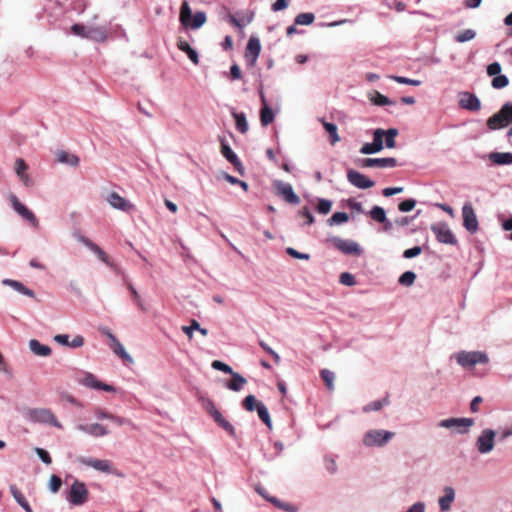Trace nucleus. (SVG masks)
<instances>
[{"label": "nucleus", "mask_w": 512, "mask_h": 512, "mask_svg": "<svg viewBox=\"0 0 512 512\" xmlns=\"http://www.w3.org/2000/svg\"><path fill=\"white\" fill-rule=\"evenodd\" d=\"M27 417L32 422L49 424L59 429L62 428V424L58 421L54 413L47 408L30 409L27 413Z\"/></svg>", "instance_id": "7ed1b4c3"}, {"label": "nucleus", "mask_w": 512, "mask_h": 512, "mask_svg": "<svg viewBox=\"0 0 512 512\" xmlns=\"http://www.w3.org/2000/svg\"><path fill=\"white\" fill-rule=\"evenodd\" d=\"M79 240L88 247L92 252H94L97 257L110 268H112L116 273L122 274L120 267L111 261L110 257L107 255L105 251H103L97 244L93 243L90 239L85 236H80Z\"/></svg>", "instance_id": "1a4fd4ad"}, {"label": "nucleus", "mask_w": 512, "mask_h": 512, "mask_svg": "<svg viewBox=\"0 0 512 512\" xmlns=\"http://www.w3.org/2000/svg\"><path fill=\"white\" fill-rule=\"evenodd\" d=\"M9 201L13 209L25 220H27L33 227L39 226V221L34 213L29 210L24 204H22L16 195L10 194Z\"/></svg>", "instance_id": "9d476101"}, {"label": "nucleus", "mask_w": 512, "mask_h": 512, "mask_svg": "<svg viewBox=\"0 0 512 512\" xmlns=\"http://www.w3.org/2000/svg\"><path fill=\"white\" fill-rule=\"evenodd\" d=\"M277 194L282 196L284 200L290 204H298L300 198L295 194L292 186L288 183L278 181L275 183Z\"/></svg>", "instance_id": "6ab92c4d"}, {"label": "nucleus", "mask_w": 512, "mask_h": 512, "mask_svg": "<svg viewBox=\"0 0 512 512\" xmlns=\"http://www.w3.org/2000/svg\"><path fill=\"white\" fill-rule=\"evenodd\" d=\"M331 207H332V202L330 200L320 199L318 201L316 209L320 214L326 215L330 212Z\"/></svg>", "instance_id": "5fc2aeb1"}, {"label": "nucleus", "mask_w": 512, "mask_h": 512, "mask_svg": "<svg viewBox=\"0 0 512 512\" xmlns=\"http://www.w3.org/2000/svg\"><path fill=\"white\" fill-rule=\"evenodd\" d=\"M383 137H384V130L383 129H376L374 131V137L372 143H365L361 149L360 152L362 154H373L381 151L383 149Z\"/></svg>", "instance_id": "f3484780"}, {"label": "nucleus", "mask_w": 512, "mask_h": 512, "mask_svg": "<svg viewBox=\"0 0 512 512\" xmlns=\"http://www.w3.org/2000/svg\"><path fill=\"white\" fill-rule=\"evenodd\" d=\"M221 152L223 156L229 161L234 162L237 158L236 154L232 151V149L225 143L221 145Z\"/></svg>", "instance_id": "bf43d9fd"}, {"label": "nucleus", "mask_w": 512, "mask_h": 512, "mask_svg": "<svg viewBox=\"0 0 512 512\" xmlns=\"http://www.w3.org/2000/svg\"><path fill=\"white\" fill-rule=\"evenodd\" d=\"M347 179L352 185L360 189H368L373 187L375 184L374 181L355 170H349L347 172Z\"/></svg>", "instance_id": "aec40b11"}, {"label": "nucleus", "mask_w": 512, "mask_h": 512, "mask_svg": "<svg viewBox=\"0 0 512 512\" xmlns=\"http://www.w3.org/2000/svg\"><path fill=\"white\" fill-rule=\"evenodd\" d=\"M476 37V32L472 29H466L455 35L454 39L458 43H464L473 40Z\"/></svg>", "instance_id": "a18cd8bd"}, {"label": "nucleus", "mask_w": 512, "mask_h": 512, "mask_svg": "<svg viewBox=\"0 0 512 512\" xmlns=\"http://www.w3.org/2000/svg\"><path fill=\"white\" fill-rule=\"evenodd\" d=\"M3 284L5 285H8L10 287H12L13 289H15L16 291L26 295V296H29V297H35V293L33 290L25 287L21 282L19 281H16V280H11V279H5L3 280Z\"/></svg>", "instance_id": "e433bc0d"}, {"label": "nucleus", "mask_w": 512, "mask_h": 512, "mask_svg": "<svg viewBox=\"0 0 512 512\" xmlns=\"http://www.w3.org/2000/svg\"><path fill=\"white\" fill-rule=\"evenodd\" d=\"M416 280V274L412 271L404 272L398 279L399 284L409 287L414 284Z\"/></svg>", "instance_id": "09e8293b"}, {"label": "nucleus", "mask_w": 512, "mask_h": 512, "mask_svg": "<svg viewBox=\"0 0 512 512\" xmlns=\"http://www.w3.org/2000/svg\"><path fill=\"white\" fill-rule=\"evenodd\" d=\"M211 365L214 369L222 371L227 374H230L233 372L232 368L229 365H227L219 360H214Z\"/></svg>", "instance_id": "338daca9"}, {"label": "nucleus", "mask_w": 512, "mask_h": 512, "mask_svg": "<svg viewBox=\"0 0 512 512\" xmlns=\"http://www.w3.org/2000/svg\"><path fill=\"white\" fill-rule=\"evenodd\" d=\"M339 281L346 286H354L356 284L355 277L351 273L343 272L340 274Z\"/></svg>", "instance_id": "13d9d810"}, {"label": "nucleus", "mask_w": 512, "mask_h": 512, "mask_svg": "<svg viewBox=\"0 0 512 512\" xmlns=\"http://www.w3.org/2000/svg\"><path fill=\"white\" fill-rule=\"evenodd\" d=\"M323 127L330 136V143L334 145L340 141L337 126L333 123L322 121Z\"/></svg>", "instance_id": "58836bf2"}, {"label": "nucleus", "mask_w": 512, "mask_h": 512, "mask_svg": "<svg viewBox=\"0 0 512 512\" xmlns=\"http://www.w3.org/2000/svg\"><path fill=\"white\" fill-rule=\"evenodd\" d=\"M210 416L217 423V425L221 427L223 430H225L229 435H235V428L228 420L224 418V416L218 409L213 411V413H211Z\"/></svg>", "instance_id": "bb28decb"}, {"label": "nucleus", "mask_w": 512, "mask_h": 512, "mask_svg": "<svg viewBox=\"0 0 512 512\" xmlns=\"http://www.w3.org/2000/svg\"><path fill=\"white\" fill-rule=\"evenodd\" d=\"M200 402L205 411L210 415L213 411L217 410L215 403L208 397H201Z\"/></svg>", "instance_id": "4d7b16f0"}, {"label": "nucleus", "mask_w": 512, "mask_h": 512, "mask_svg": "<svg viewBox=\"0 0 512 512\" xmlns=\"http://www.w3.org/2000/svg\"><path fill=\"white\" fill-rule=\"evenodd\" d=\"M320 376H321L322 380L324 381L327 389L332 391L334 389V379H335L334 373L328 369H322L320 371Z\"/></svg>", "instance_id": "c03bdc74"}, {"label": "nucleus", "mask_w": 512, "mask_h": 512, "mask_svg": "<svg viewBox=\"0 0 512 512\" xmlns=\"http://www.w3.org/2000/svg\"><path fill=\"white\" fill-rule=\"evenodd\" d=\"M398 135V130L395 128H390L388 130H384L385 137V145L387 148H394L396 146V136Z\"/></svg>", "instance_id": "49530a36"}, {"label": "nucleus", "mask_w": 512, "mask_h": 512, "mask_svg": "<svg viewBox=\"0 0 512 512\" xmlns=\"http://www.w3.org/2000/svg\"><path fill=\"white\" fill-rule=\"evenodd\" d=\"M416 201L414 199H406L398 205V209L401 212H409L414 209Z\"/></svg>", "instance_id": "0e129e2a"}, {"label": "nucleus", "mask_w": 512, "mask_h": 512, "mask_svg": "<svg viewBox=\"0 0 512 512\" xmlns=\"http://www.w3.org/2000/svg\"><path fill=\"white\" fill-rule=\"evenodd\" d=\"M88 497V491L83 482H73L68 500L74 505H81L86 502Z\"/></svg>", "instance_id": "2eb2a0df"}, {"label": "nucleus", "mask_w": 512, "mask_h": 512, "mask_svg": "<svg viewBox=\"0 0 512 512\" xmlns=\"http://www.w3.org/2000/svg\"><path fill=\"white\" fill-rule=\"evenodd\" d=\"M474 425L472 418H448L438 423L439 427L453 429L459 434H465Z\"/></svg>", "instance_id": "423d86ee"}, {"label": "nucleus", "mask_w": 512, "mask_h": 512, "mask_svg": "<svg viewBox=\"0 0 512 512\" xmlns=\"http://www.w3.org/2000/svg\"><path fill=\"white\" fill-rule=\"evenodd\" d=\"M108 203L115 209H119L124 212H128L133 209V205L128 202L125 198L120 196L117 192H112L107 197Z\"/></svg>", "instance_id": "4be33fe9"}, {"label": "nucleus", "mask_w": 512, "mask_h": 512, "mask_svg": "<svg viewBox=\"0 0 512 512\" xmlns=\"http://www.w3.org/2000/svg\"><path fill=\"white\" fill-rule=\"evenodd\" d=\"M261 52V44L258 38L251 37L245 50V60L249 67H254Z\"/></svg>", "instance_id": "4468645a"}, {"label": "nucleus", "mask_w": 512, "mask_h": 512, "mask_svg": "<svg viewBox=\"0 0 512 512\" xmlns=\"http://www.w3.org/2000/svg\"><path fill=\"white\" fill-rule=\"evenodd\" d=\"M177 47L182 52L186 53L189 59L193 62V64H199V56L198 53L189 45V43L185 40L179 39L177 41Z\"/></svg>", "instance_id": "2f4dec72"}, {"label": "nucleus", "mask_w": 512, "mask_h": 512, "mask_svg": "<svg viewBox=\"0 0 512 512\" xmlns=\"http://www.w3.org/2000/svg\"><path fill=\"white\" fill-rule=\"evenodd\" d=\"M27 165L25 163V161L21 158H18L15 162V172L17 174V176L20 178L21 176H23L24 174H26V171H27Z\"/></svg>", "instance_id": "69168bd1"}, {"label": "nucleus", "mask_w": 512, "mask_h": 512, "mask_svg": "<svg viewBox=\"0 0 512 512\" xmlns=\"http://www.w3.org/2000/svg\"><path fill=\"white\" fill-rule=\"evenodd\" d=\"M495 432L491 429H485L477 438L476 447L479 453L486 454L492 451L494 447Z\"/></svg>", "instance_id": "ddd939ff"}, {"label": "nucleus", "mask_w": 512, "mask_h": 512, "mask_svg": "<svg viewBox=\"0 0 512 512\" xmlns=\"http://www.w3.org/2000/svg\"><path fill=\"white\" fill-rule=\"evenodd\" d=\"M489 159L496 165L512 164V153L510 152H492Z\"/></svg>", "instance_id": "473e14b6"}, {"label": "nucleus", "mask_w": 512, "mask_h": 512, "mask_svg": "<svg viewBox=\"0 0 512 512\" xmlns=\"http://www.w3.org/2000/svg\"><path fill=\"white\" fill-rule=\"evenodd\" d=\"M210 416L217 423V425L221 427L223 430H225L229 435H235V428L228 420L224 418V416L218 409L213 411V413H211Z\"/></svg>", "instance_id": "cd10ccee"}, {"label": "nucleus", "mask_w": 512, "mask_h": 512, "mask_svg": "<svg viewBox=\"0 0 512 512\" xmlns=\"http://www.w3.org/2000/svg\"><path fill=\"white\" fill-rule=\"evenodd\" d=\"M77 429L95 437L104 436L109 433L106 427L98 423L80 424L77 426Z\"/></svg>", "instance_id": "393cba45"}, {"label": "nucleus", "mask_w": 512, "mask_h": 512, "mask_svg": "<svg viewBox=\"0 0 512 512\" xmlns=\"http://www.w3.org/2000/svg\"><path fill=\"white\" fill-rule=\"evenodd\" d=\"M80 383L86 387L103 390L106 392H115L116 389L114 386L101 382L91 373H86L83 378L80 379Z\"/></svg>", "instance_id": "a211bd4d"}, {"label": "nucleus", "mask_w": 512, "mask_h": 512, "mask_svg": "<svg viewBox=\"0 0 512 512\" xmlns=\"http://www.w3.org/2000/svg\"><path fill=\"white\" fill-rule=\"evenodd\" d=\"M232 116L234 117L236 122V129L240 133L245 134L248 131V123L245 114L233 112Z\"/></svg>", "instance_id": "ea45409f"}, {"label": "nucleus", "mask_w": 512, "mask_h": 512, "mask_svg": "<svg viewBox=\"0 0 512 512\" xmlns=\"http://www.w3.org/2000/svg\"><path fill=\"white\" fill-rule=\"evenodd\" d=\"M372 101L375 105L383 106V105H389L392 103V101L386 97L385 95H382L379 92H376V96L372 98Z\"/></svg>", "instance_id": "774afa93"}, {"label": "nucleus", "mask_w": 512, "mask_h": 512, "mask_svg": "<svg viewBox=\"0 0 512 512\" xmlns=\"http://www.w3.org/2000/svg\"><path fill=\"white\" fill-rule=\"evenodd\" d=\"M199 329V323L197 320L192 319L189 326H183L182 331L186 334L189 339L193 337V331Z\"/></svg>", "instance_id": "052dcab7"}, {"label": "nucleus", "mask_w": 512, "mask_h": 512, "mask_svg": "<svg viewBox=\"0 0 512 512\" xmlns=\"http://www.w3.org/2000/svg\"><path fill=\"white\" fill-rule=\"evenodd\" d=\"M459 106L469 111H478L481 108V102L476 95L470 92H463L460 94Z\"/></svg>", "instance_id": "412c9836"}, {"label": "nucleus", "mask_w": 512, "mask_h": 512, "mask_svg": "<svg viewBox=\"0 0 512 512\" xmlns=\"http://www.w3.org/2000/svg\"><path fill=\"white\" fill-rule=\"evenodd\" d=\"M512 123V103L504 104L501 109L487 120V126L491 130L506 127Z\"/></svg>", "instance_id": "f03ea898"}, {"label": "nucleus", "mask_w": 512, "mask_h": 512, "mask_svg": "<svg viewBox=\"0 0 512 512\" xmlns=\"http://www.w3.org/2000/svg\"><path fill=\"white\" fill-rule=\"evenodd\" d=\"M260 401H257L254 395H248L244 398L242 404L247 411H254L257 409V405Z\"/></svg>", "instance_id": "603ef678"}, {"label": "nucleus", "mask_w": 512, "mask_h": 512, "mask_svg": "<svg viewBox=\"0 0 512 512\" xmlns=\"http://www.w3.org/2000/svg\"><path fill=\"white\" fill-rule=\"evenodd\" d=\"M29 347L31 351L38 356L46 357L51 354V348L47 345L41 344L36 339L30 340Z\"/></svg>", "instance_id": "f704fd0d"}, {"label": "nucleus", "mask_w": 512, "mask_h": 512, "mask_svg": "<svg viewBox=\"0 0 512 512\" xmlns=\"http://www.w3.org/2000/svg\"><path fill=\"white\" fill-rule=\"evenodd\" d=\"M10 491L16 500V502L26 511V512H33L32 508L30 507L28 501L26 500V497L24 496V493L22 490H20L16 485L10 486Z\"/></svg>", "instance_id": "c756f323"}, {"label": "nucleus", "mask_w": 512, "mask_h": 512, "mask_svg": "<svg viewBox=\"0 0 512 512\" xmlns=\"http://www.w3.org/2000/svg\"><path fill=\"white\" fill-rule=\"evenodd\" d=\"M256 491L262 497H264L267 501L271 502L274 506H276L286 512H298V508L295 505H292L290 503H285V502L278 500L275 497L268 496L259 485L256 486Z\"/></svg>", "instance_id": "5701e85b"}, {"label": "nucleus", "mask_w": 512, "mask_h": 512, "mask_svg": "<svg viewBox=\"0 0 512 512\" xmlns=\"http://www.w3.org/2000/svg\"><path fill=\"white\" fill-rule=\"evenodd\" d=\"M394 433L384 430H370L368 431L363 438V443L368 446H383L385 445L392 437Z\"/></svg>", "instance_id": "6e6552de"}, {"label": "nucleus", "mask_w": 512, "mask_h": 512, "mask_svg": "<svg viewBox=\"0 0 512 512\" xmlns=\"http://www.w3.org/2000/svg\"><path fill=\"white\" fill-rule=\"evenodd\" d=\"M259 345L260 347L265 351L267 352L268 354H270L273 358V360L275 361L276 364H279L280 361H281V358L279 356L278 353H276L272 348H270L264 341H259Z\"/></svg>", "instance_id": "e2e57ef3"}, {"label": "nucleus", "mask_w": 512, "mask_h": 512, "mask_svg": "<svg viewBox=\"0 0 512 512\" xmlns=\"http://www.w3.org/2000/svg\"><path fill=\"white\" fill-rule=\"evenodd\" d=\"M392 80L399 84H405V85H412V86H419L421 84L420 80L410 79L403 76H390Z\"/></svg>", "instance_id": "6e6d98bb"}, {"label": "nucleus", "mask_w": 512, "mask_h": 512, "mask_svg": "<svg viewBox=\"0 0 512 512\" xmlns=\"http://www.w3.org/2000/svg\"><path fill=\"white\" fill-rule=\"evenodd\" d=\"M57 160L61 163L68 164L70 166H77L79 164V158L66 151H59L56 154Z\"/></svg>", "instance_id": "4c0bfd02"}, {"label": "nucleus", "mask_w": 512, "mask_h": 512, "mask_svg": "<svg viewBox=\"0 0 512 512\" xmlns=\"http://www.w3.org/2000/svg\"><path fill=\"white\" fill-rule=\"evenodd\" d=\"M125 285L127 287V289L130 291L131 293V297L133 299V301L136 303V305L142 310V311H146V308L141 300V297L140 295L138 294L137 290L135 289V287L133 286V284L127 280H125Z\"/></svg>", "instance_id": "37998d69"}, {"label": "nucleus", "mask_w": 512, "mask_h": 512, "mask_svg": "<svg viewBox=\"0 0 512 512\" xmlns=\"http://www.w3.org/2000/svg\"><path fill=\"white\" fill-rule=\"evenodd\" d=\"M463 226L470 233L478 230V220L474 208L470 202H466L462 207Z\"/></svg>", "instance_id": "f8f14e48"}, {"label": "nucleus", "mask_w": 512, "mask_h": 512, "mask_svg": "<svg viewBox=\"0 0 512 512\" xmlns=\"http://www.w3.org/2000/svg\"><path fill=\"white\" fill-rule=\"evenodd\" d=\"M371 218L379 223L386 222V212L380 206H374L369 212Z\"/></svg>", "instance_id": "de8ad7c7"}, {"label": "nucleus", "mask_w": 512, "mask_h": 512, "mask_svg": "<svg viewBox=\"0 0 512 512\" xmlns=\"http://www.w3.org/2000/svg\"><path fill=\"white\" fill-rule=\"evenodd\" d=\"M327 242L345 255L359 256L362 253L359 244L352 240H346L335 236L329 238Z\"/></svg>", "instance_id": "39448f33"}, {"label": "nucleus", "mask_w": 512, "mask_h": 512, "mask_svg": "<svg viewBox=\"0 0 512 512\" xmlns=\"http://www.w3.org/2000/svg\"><path fill=\"white\" fill-rule=\"evenodd\" d=\"M108 37V28L106 26H88L87 38L97 41L104 42Z\"/></svg>", "instance_id": "b1692460"}, {"label": "nucleus", "mask_w": 512, "mask_h": 512, "mask_svg": "<svg viewBox=\"0 0 512 512\" xmlns=\"http://www.w3.org/2000/svg\"><path fill=\"white\" fill-rule=\"evenodd\" d=\"M432 232L438 242L447 245H457L458 241L455 235L450 230L449 226L445 222H439L431 226Z\"/></svg>", "instance_id": "0eeeda50"}, {"label": "nucleus", "mask_w": 512, "mask_h": 512, "mask_svg": "<svg viewBox=\"0 0 512 512\" xmlns=\"http://www.w3.org/2000/svg\"><path fill=\"white\" fill-rule=\"evenodd\" d=\"M87 28L88 26L82 24H74L71 26V32L76 36L87 38Z\"/></svg>", "instance_id": "680f3d73"}, {"label": "nucleus", "mask_w": 512, "mask_h": 512, "mask_svg": "<svg viewBox=\"0 0 512 512\" xmlns=\"http://www.w3.org/2000/svg\"><path fill=\"white\" fill-rule=\"evenodd\" d=\"M111 349L113 352L120 357L123 361L132 363L133 359L131 356L126 352L123 345L118 341L117 338H113V343H111Z\"/></svg>", "instance_id": "c9c22d12"}, {"label": "nucleus", "mask_w": 512, "mask_h": 512, "mask_svg": "<svg viewBox=\"0 0 512 512\" xmlns=\"http://www.w3.org/2000/svg\"><path fill=\"white\" fill-rule=\"evenodd\" d=\"M349 220V216L347 213L345 212H336L332 215L331 218L328 219V224L330 226L332 225H335V224H342V223H345Z\"/></svg>", "instance_id": "3c124183"}, {"label": "nucleus", "mask_w": 512, "mask_h": 512, "mask_svg": "<svg viewBox=\"0 0 512 512\" xmlns=\"http://www.w3.org/2000/svg\"><path fill=\"white\" fill-rule=\"evenodd\" d=\"M232 379L227 382L226 387L232 391L238 392L243 386L247 383V380L241 376L239 373L232 372L230 373Z\"/></svg>", "instance_id": "72a5a7b5"}, {"label": "nucleus", "mask_w": 512, "mask_h": 512, "mask_svg": "<svg viewBox=\"0 0 512 512\" xmlns=\"http://www.w3.org/2000/svg\"><path fill=\"white\" fill-rule=\"evenodd\" d=\"M210 416L217 423V425L221 427L223 430H225L229 435H235V428L228 420L224 418V416L218 409L213 411V413H211Z\"/></svg>", "instance_id": "a878e982"}, {"label": "nucleus", "mask_w": 512, "mask_h": 512, "mask_svg": "<svg viewBox=\"0 0 512 512\" xmlns=\"http://www.w3.org/2000/svg\"><path fill=\"white\" fill-rule=\"evenodd\" d=\"M256 410H257L258 416L262 420V422L268 428H271L272 422H271V418H270V415H269V412H268L266 406L262 402H259Z\"/></svg>", "instance_id": "79ce46f5"}, {"label": "nucleus", "mask_w": 512, "mask_h": 512, "mask_svg": "<svg viewBox=\"0 0 512 512\" xmlns=\"http://www.w3.org/2000/svg\"><path fill=\"white\" fill-rule=\"evenodd\" d=\"M397 159L393 157L388 158H364L360 162L363 168L377 167V168H393L397 166Z\"/></svg>", "instance_id": "dca6fc26"}, {"label": "nucleus", "mask_w": 512, "mask_h": 512, "mask_svg": "<svg viewBox=\"0 0 512 512\" xmlns=\"http://www.w3.org/2000/svg\"><path fill=\"white\" fill-rule=\"evenodd\" d=\"M508 84H509V80H508L507 76H505V75H497L491 81V85L494 89L504 88Z\"/></svg>", "instance_id": "864d4df0"}, {"label": "nucleus", "mask_w": 512, "mask_h": 512, "mask_svg": "<svg viewBox=\"0 0 512 512\" xmlns=\"http://www.w3.org/2000/svg\"><path fill=\"white\" fill-rule=\"evenodd\" d=\"M85 465L94 468L95 470L107 472L116 477H124V474L120 473L113 467V464L109 460H99L94 458H83L81 460Z\"/></svg>", "instance_id": "9b49d317"}, {"label": "nucleus", "mask_w": 512, "mask_h": 512, "mask_svg": "<svg viewBox=\"0 0 512 512\" xmlns=\"http://www.w3.org/2000/svg\"><path fill=\"white\" fill-rule=\"evenodd\" d=\"M179 20L185 28L198 29L206 22V15L199 11L192 17L191 9L188 3L184 1L180 8Z\"/></svg>", "instance_id": "f257e3e1"}, {"label": "nucleus", "mask_w": 512, "mask_h": 512, "mask_svg": "<svg viewBox=\"0 0 512 512\" xmlns=\"http://www.w3.org/2000/svg\"><path fill=\"white\" fill-rule=\"evenodd\" d=\"M315 16L313 13H300L295 17L296 25H310L314 22Z\"/></svg>", "instance_id": "8fccbe9b"}, {"label": "nucleus", "mask_w": 512, "mask_h": 512, "mask_svg": "<svg viewBox=\"0 0 512 512\" xmlns=\"http://www.w3.org/2000/svg\"><path fill=\"white\" fill-rule=\"evenodd\" d=\"M262 108L260 110V121L263 126H267L274 121V113L272 109L267 105L266 99L263 93H261Z\"/></svg>", "instance_id": "c85d7f7f"}, {"label": "nucleus", "mask_w": 512, "mask_h": 512, "mask_svg": "<svg viewBox=\"0 0 512 512\" xmlns=\"http://www.w3.org/2000/svg\"><path fill=\"white\" fill-rule=\"evenodd\" d=\"M456 359L458 364L464 368H471L476 364H486L489 361L488 356L480 351H462L456 355Z\"/></svg>", "instance_id": "20e7f679"}, {"label": "nucleus", "mask_w": 512, "mask_h": 512, "mask_svg": "<svg viewBox=\"0 0 512 512\" xmlns=\"http://www.w3.org/2000/svg\"><path fill=\"white\" fill-rule=\"evenodd\" d=\"M388 404H389V399H388V396H386L381 400H376V401L370 402L367 405H365L363 407V412L368 413L371 411H378L382 407H384L385 405H388Z\"/></svg>", "instance_id": "a19ab883"}, {"label": "nucleus", "mask_w": 512, "mask_h": 512, "mask_svg": "<svg viewBox=\"0 0 512 512\" xmlns=\"http://www.w3.org/2000/svg\"><path fill=\"white\" fill-rule=\"evenodd\" d=\"M455 492L451 487L444 488V495L439 498V505L442 512L450 509L451 503L454 501Z\"/></svg>", "instance_id": "7c9ffc66"}]
</instances>
